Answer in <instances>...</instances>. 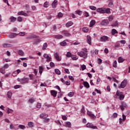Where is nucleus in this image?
Wrapping results in <instances>:
<instances>
[{"mask_svg": "<svg viewBox=\"0 0 130 130\" xmlns=\"http://www.w3.org/2000/svg\"><path fill=\"white\" fill-rule=\"evenodd\" d=\"M97 12L99 13H101V14H104L106 13L107 14H110L111 12H110V8H98L96 10Z\"/></svg>", "mask_w": 130, "mask_h": 130, "instance_id": "f257e3e1", "label": "nucleus"}, {"mask_svg": "<svg viewBox=\"0 0 130 130\" xmlns=\"http://www.w3.org/2000/svg\"><path fill=\"white\" fill-rule=\"evenodd\" d=\"M78 55H79L80 57H83V58H87L88 57V53L84 52V51H80L77 52Z\"/></svg>", "mask_w": 130, "mask_h": 130, "instance_id": "f03ea898", "label": "nucleus"}, {"mask_svg": "<svg viewBox=\"0 0 130 130\" xmlns=\"http://www.w3.org/2000/svg\"><path fill=\"white\" fill-rule=\"evenodd\" d=\"M126 84H127V80L126 79H124L120 84V85L118 86V88L119 89L122 88L123 89L124 88H125L126 86Z\"/></svg>", "mask_w": 130, "mask_h": 130, "instance_id": "7ed1b4c3", "label": "nucleus"}, {"mask_svg": "<svg viewBox=\"0 0 130 130\" xmlns=\"http://www.w3.org/2000/svg\"><path fill=\"white\" fill-rule=\"evenodd\" d=\"M109 38H108L107 36H104L100 38V41H101L102 42H106V41H109Z\"/></svg>", "mask_w": 130, "mask_h": 130, "instance_id": "20e7f679", "label": "nucleus"}, {"mask_svg": "<svg viewBox=\"0 0 130 130\" xmlns=\"http://www.w3.org/2000/svg\"><path fill=\"white\" fill-rule=\"evenodd\" d=\"M116 95L117 96H119L120 100H123L124 99V95L122 94V92L118 90L116 92Z\"/></svg>", "mask_w": 130, "mask_h": 130, "instance_id": "39448f33", "label": "nucleus"}, {"mask_svg": "<svg viewBox=\"0 0 130 130\" xmlns=\"http://www.w3.org/2000/svg\"><path fill=\"white\" fill-rule=\"evenodd\" d=\"M126 107H127V105H126V103L124 102H121V105L120 106V108L121 110H124V108H126Z\"/></svg>", "mask_w": 130, "mask_h": 130, "instance_id": "423d86ee", "label": "nucleus"}, {"mask_svg": "<svg viewBox=\"0 0 130 130\" xmlns=\"http://www.w3.org/2000/svg\"><path fill=\"white\" fill-rule=\"evenodd\" d=\"M101 24L102 26H108L109 25V21L107 19H104L102 21Z\"/></svg>", "mask_w": 130, "mask_h": 130, "instance_id": "0eeeda50", "label": "nucleus"}, {"mask_svg": "<svg viewBox=\"0 0 130 130\" xmlns=\"http://www.w3.org/2000/svg\"><path fill=\"white\" fill-rule=\"evenodd\" d=\"M87 127H90V128H93V129H98V127L96 126H94L93 124H91V123H88L86 124Z\"/></svg>", "mask_w": 130, "mask_h": 130, "instance_id": "6e6552de", "label": "nucleus"}, {"mask_svg": "<svg viewBox=\"0 0 130 130\" xmlns=\"http://www.w3.org/2000/svg\"><path fill=\"white\" fill-rule=\"evenodd\" d=\"M54 57L55 58H56V60H57V61H60V60H61V57L59 56V54H58V53H55L54 54Z\"/></svg>", "mask_w": 130, "mask_h": 130, "instance_id": "1a4fd4ad", "label": "nucleus"}, {"mask_svg": "<svg viewBox=\"0 0 130 130\" xmlns=\"http://www.w3.org/2000/svg\"><path fill=\"white\" fill-rule=\"evenodd\" d=\"M27 83H29V78L27 77H24L23 78H22L21 84H26Z\"/></svg>", "mask_w": 130, "mask_h": 130, "instance_id": "9d476101", "label": "nucleus"}, {"mask_svg": "<svg viewBox=\"0 0 130 130\" xmlns=\"http://www.w3.org/2000/svg\"><path fill=\"white\" fill-rule=\"evenodd\" d=\"M18 15L19 16H24L25 17H27L28 14H27V13H26L25 12H24V11H19L18 13Z\"/></svg>", "mask_w": 130, "mask_h": 130, "instance_id": "9b49d317", "label": "nucleus"}, {"mask_svg": "<svg viewBox=\"0 0 130 130\" xmlns=\"http://www.w3.org/2000/svg\"><path fill=\"white\" fill-rule=\"evenodd\" d=\"M87 114L92 119H94V118H96V116H95V115H94V114H92V112H91L89 111H87Z\"/></svg>", "mask_w": 130, "mask_h": 130, "instance_id": "f8f14e48", "label": "nucleus"}, {"mask_svg": "<svg viewBox=\"0 0 130 130\" xmlns=\"http://www.w3.org/2000/svg\"><path fill=\"white\" fill-rule=\"evenodd\" d=\"M18 35V34H15V33H10L9 35H8V37H9V38H15V37H17V36Z\"/></svg>", "mask_w": 130, "mask_h": 130, "instance_id": "ddd939ff", "label": "nucleus"}, {"mask_svg": "<svg viewBox=\"0 0 130 130\" xmlns=\"http://www.w3.org/2000/svg\"><path fill=\"white\" fill-rule=\"evenodd\" d=\"M50 93L52 96H53L54 97H56V95H57V91L52 90L50 91Z\"/></svg>", "mask_w": 130, "mask_h": 130, "instance_id": "4468645a", "label": "nucleus"}, {"mask_svg": "<svg viewBox=\"0 0 130 130\" xmlns=\"http://www.w3.org/2000/svg\"><path fill=\"white\" fill-rule=\"evenodd\" d=\"M86 41L88 44L91 45V41H92V39H91V37L90 36H87Z\"/></svg>", "mask_w": 130, "mask_h": 130, "instance_id": "2eb2a0df", "label": "nucleus"}, {"mask_svg": "<svg viewBox=\"0 0 130 130\" xmlns=\"http://www.w3.org/2000/svg\"><path fill=\"white\" fill-rule=\"evenodd\" d=\"M44 57L47 59V61H50V59H51V57H49V56L47 54H44Z\"/></svg>", "mask_w": 130, "mask_h": 130, "instance_id": "dca6fc26", "label": "nucleus"}, {"mask_svg": "<svg viewBox=\"0 0 130 130\" xmlns=\"http://www.w3.org/2000/svg\"><path fill=\"white\" fill-rule=\"evenodd\" d=\"M56 4H57V1L54 0V2L52 3V8L55 9V8H56Z\"/></svg>", "mask_w": 130, "mask_h": 130, "instance_id": "f3484780", "label": "nucleus"}, {"mask_svg": "<svg viewBox=\"0 0 130 130\" xmlns=\"http://www.w3.org/2000/svg\"><path fill=\"white\" fill-rule=\"evenodd\" d=\"M3 47L7 48V47H12L13 46V45L11 44H3Z\"/></svg>", "mask_w": 130, "mask_h": 130, "instance_id": "a211bd4d", "label": "nucleus"}, {"mask_svg": "<svg viewBox=\"0 0 130 130\" xmlns=\"http://www.w3.org/2000/svg\"><path fill=\"white\" fill-rule=\"evenodd\" d=\"M95 24H96V21H95L94 20H92L90 22V27H93V26H94V25H95Z\"/></svg>", "mask_w": 130, "mask_h": 130, "instance_id": "6ab92c4d", "label": "nucleus"}, {"mask_svg": "<svg viewBox=\"0 0 130 130\" xmlns=\"http://www.w3.org/2000/svg\"><path fill=\"white\" fill-rule=\"evenodd\" d=\"M55 38H56V39H62L63 38V36L60 35H57L55 36Z\"/></svg>", "mask_w": 130, "mask_h": 130, "instance_id": "aec40b11", "label": "nucleus"}, {"mask_svg": "<svg viewBox=\"0 0 130 130\" xmlns=\"http://www.w3.org/2000/svg\"><path fill=\"white\" fill-rule=\"evenodd\" d=\"M73 23L72 21H69L68 23H66V26L67 27V28H69V27H71V26H72Z\"/></svg>", "mask_w": 130, "mask_h": 130, "instance_id": "412c9836", "label": "nucleus"}, {"mask_svg": "<svg viewBox=\"0 0 130 130\" xmlns=\"http://www.w3.org/2000/svg\"><path fill=\"white\" fill-rule=\"evenodd\" d=\"M83 85L85 88H90V85H89V83L86 81L83 82Z\"/></svg>", "mask_w": 130, "mask_h": 130, "instance_id": "4be33fe9", "label": "nucleus"}, {"mask_svg": "<svg viewBox=\"0 0 130 130\" xmlns=\"http://www.w3.org/2000/svg\"><path fill=\"white\" fill-rule=\"evenodd\" d=\"M10 20L11 22H16V21H17V18L13 17V16H11L10 18Z\"/></svg>", "mask_w": 130, "mask_h": 130, "instance_id": "5701e85b", "label": "nucleus"}, {"mask_svg": "<svg viewBox=\"0 0 130 130\" xmlns=\"http://www.w3.org/2000/svg\"><path fill=\"white\" fill-rule=\"evenodd\" d=\"M43 72V67L40 66L39 67V74H40V75H42Z\"/></svg>", "mask_w": 130, "mask_h": 130, "instance_id": "b1692460", "label": "nucleus"}, {"mask_svg": "<svg viewBox=\"0 0 130 130\" xmlns=\"http://www.w3.org/2000/svg\"><path fill=\"white\" fill-rule=\"evenodd\" d=\"M18 54L21 56H24V52L22 50H19L18 51Z\"/></svg>", "mask_w": 130, "mask_h": 130, "instance_id": "393cba45", "label": "nucleus"}, {"mask_svg": "<svg viewBox=\"0 0 130 130\" xmlns=\"http://www.w3.org/2000/svg\"><path fill=\"white\" fill-rule=\"evenodd\" d=\"M109 6L110 8H112V7H113V1H112V0H110Z\"/></svg>", "mask_w": 130, "mask_h": 130, "instance_id": "a878e982", "label": "nucleus"}, {"mask_svg": "<svg viewBox=\"0 0 130 130\" xmlns=\"http://www.w3.org/2000/svg\"><path fill=\"white\" fill-rule=\"evenodd\" d=\"M82 31H83V32H85V33H87V32H88V31H89V28L83 27V28H82Z\"/></svg>", "mask_w": 130, "mask_h": 130, "instance_id": "bb28decb", "label": "nucleus"}, {"mask_svg": "<svg viewBox=\"0 0 130 130\" xmlns=\"http://www.w3.org/2000/svg\"><path fill=\"white\" fill-rule=\"evenodd\" d=\"M118 25V23L117 21H115L111 25L112 27H116V26Z\"/></svg>", "mask_w": 130, "mask_h": 130, "instance_id": "cd10ccee", "label": "nucleus"}, {"mask_svg": "<svg viewBox=\"0 0 130 130\" xmlns=\"http://www.w3.org/2000/svg\"><path fill=\"white\" fill-rule=\"evenodd\" d=\"M29 80H33V79L35 78V76H34V75L33 74H29Z\"/></svg>", "mask_w": 130, "mask_h": 130, "instance_id": "c85d7f7f", "label": "nucleus"}, {"mask_svg": "<svg viewBox=\"0 0 130 130\" xmlns=\"http://www.w3.org/2000/svg\"><path fill=\"white\" fill-rule=\"evenodd\" d=\"M118 32H117V30L115 29H113L112 30V35H114V34H117Z\"/></svg>", "mask_w": 130, "mask_h": 130, "instance_id": "c756f323", "label": "nucleus"}, {"mask_svg": "<svg viewBox=\"0 0 130 130\" xmlns=\"http://www.w3.org/2000/svg\"><path fill=\"white\" fill-rule=\"evenodd\" d=\"M28 125L30 127H33L34 126V123L32 122H29L28 123Z\"/></svg>", "mask_w": 130, "mask_h": 130, "instance_id": "7c9ffc66", "label": "nucleus"}, {"mask_svg": "<svg viewBox=\"0 0 130 130\" xmlns=\"http://www.w3.org/2000/svg\"><path fill=\"white\" fill-rule=\"evenodd\" d=\"M113 68H117V61L116 60H114L113 63Z\"/></svg>", "mask_w": 130, "mask_h": 130, "instance_id": "2f4dec72", "label": "nucleus"}, {"mask_svg": "<svg viewBox=\"0 0 130 130\" xmlns=\"http://www.w3.org/2000/svg\"><path fill=\"white\" fill-rule=\"evenodd\" d=\"M118 60V62H123L124 61V59L121 57H119Z\"/></svg>", "mask_w": 130, "mask_h": 130, "instance_id": "473e14b6", "label": "nucleus"}, {"mask_svg": "<svg viewBox=\"0 0 130 130\" xmlns=\"http://www.w3.org/2000/svg\"><path fill=\"white\" fill-rule=\"evenodd\" d=\"M44 8H48V7H49V3L47 2H45L44 4Z\"/></svg>", "mask_w": 130, "mask_h": 130, "instance_id": "72a5a7b5", "label": "nucleus"}, {"mask_svg": "<svg viewBox=\"0 0 130 130\" xmlns=\"http://www.w3.org/2000/svg\"><path fill=\"white\" fill-rule=\"evenodd\" d=\"M60 45H61V46H66L67 45V42L63 41L62 42L60 43Z\"/></svg>", "mask_w": 130, "mask_h": 130, "instance_id": "f704fd0d", "label": "nucleus"}, {"mask_svg": "<svg viewBox=\"0 0 130 130\" xmlns=\"http://www.w3.org/2000/svg\"><path fill=\"white\" fill-rule=\"evenodd\" d=\"M7 95H8V98H12V92L11 91H8V93H7Z\"/></svg>", "mask_w": 130, "mask_h": 130, "instance_id": "c9c22d12", "label": "nucleus"}, {"mask_svg": "<svg viewBox=\"0 0 130 130\" xmlns=\"http://www.w3.org/2000/svg\"><path fill=\"white\" fill-rule=\"evenodd\" d=\"M75 93L74 92H70L68 93L69 97H73L74 96Z\"/></svg>", "mask_w": 130, "mask_h": 130, "instance_id": "e433bc0d", "label": "nucleus"}, {"mask_svg": "<svg viewBox=\"0 0 130 130\" xmlns=\"http://www.w3.org/2000/svg\"><path fill=\"white\" fill-rule=\"evenodd\" d=\"M66 126H67V127H71L72 124H71V122H67L66 123Z\"/></svg>", "mask_w": 130, "mask_h": 130, "instance_id": "4c0bfd02", "label": "nucleus"}, {"mask_svg": "<svg viewBox=\"0 0 130 130\" xmlns=\"http://www.w3.org/2000/svg\"><path fill=\"white\" fill-rule=\"evenodd\" d=\"M18 127H19V128H21V129H25V128H26V127L24 125H19L18 126Z\"/></svg>", "mask_w": 130, "mask_h": 130, "instance_id": "58836bf2", "label": "nucleus"}, {"mask_svg": "<svg viewBox=\"0 0 130 130\" xmlns=\"http://www.w3.org/2000/svg\"><path fill=\"white\" fill-rule=\"evenodd\" d=\"M55 72L57 75H60V71L57 69H55Z\"/></svg>", "mask_w": 130, "mask_h": 130, "instance_id": "ea45409f", "label": "nucleus"}, {"mask_svg": "<svg viewBox=\"0 0 130 130\" xmlns=\"http://www.w3.org/2000/svg\"><path fill=\"white\" fill-rule=\"evenodd\" d=\"M71 57L73 60H77V59L78 58V56L75 55L71 56Z\"/></svg>", "mask_w": 130, "mask_h": 130, "instance_id": "a19ab883", "label": "nucleus"}, {"mask_svg": "<svg viewBox=\"0 0 130 130\" xmlns=\"http://www.w3.org/2000/svg\"><path fill=\"white\" fill-rule=\"evenodd\" d=\"M32 38H36V36H30L29 37H27L26 39H32Z\"/></svg>", "mask_w": 130, "mask_h": 130, "instance_id": "79ce46f5", "label": "nucleus"}, {"mask_svg": "<svg viewBox=\"0 0 130 130\" xmlns=\"http://www.w3.org/2000/svg\"><path fill=\"white\" fill-rule=\"evenodd\" d=\"M47 48V43H45L43 46V49H46V48Z\"/></svg>", "mask_w": 130, "mask_h": 130, "instance_id": "37998d69", "label": "nucleus"}, {"mask_svg": "<svg viewBox=\"0 0 130 130\" xmlns=\"http://www.w3.org/2000/svg\"><path fill=\"white\" fill-rule=\"evenodd\" d=\"M29 103H34L35 102V100L34 99H30L28 100Z\"/></svg>", "mask_w": 130, "mask_h": 130, "instance_id": "c03bdc74", "label": "nucleus"}, {"mask_svg": "<svg viewBox=\"0 0 130 130\" xmlns=\"http://www.w3.org/2000/svg\"><path fill=\"white\" fill-rule=\"evenodd\" d=\"M0 72L2 73V74H5V73H6V70L4 68H1L0 70Z\"/></svg>", "mask_w": 130, "mask_h": 130, "instance_id": "a18cd8bd", "label": "nucleus"}, {"mask_svg": "<svg viewBox=\"0 0 130 130\" xmlns=\"http://www.w3.org/2000/svg\"><path fill=\"white\" fill-rule=\"evenodd\" d=\"M66 56H67V57H72V53L70 52H67V54H66Z\"/></svg>", "mask_w": 130, "mask_h": 130, "instance_id": "49530a36", "label": "nucleus"}, {"mask_svg": "<svg viewBox=\"0 0 130 130\" xmlns=\"http://www.w3.org/2000/svg\"><path fill=\"white\" fill-rule=\"evenodd\" d=\"M113 16H112V15H111L110 16H109L108 19H109V21L110 22H111V21H112V20H113Z\"/></svg>", "mask_w": 130, "mask_h": 130, "instance_id": "de8ad7c7", "label": "nucleus"}, {"mask_svg": "<svg viewBox=\"0 0 130 130\" xmlns=\"http://www.w3.org/2000/svg\"><path fill=\"white\" fill-rule=\"evenodd\" d=\"M76 12L77 15H79V16H81V15H82V11L80 10H78V11H76Z\"/></svg>", "mask_w": 130, "mask_h": 130, "instance_id": "09e8293b", "label": "nucleus"}, {"mask_svg": "<svg viewBox=\"0 0 130 130\" xmlns=\"http://www.w3.org/2000/svg\"><path fill=\"white\" fill-rule=\"evenodd\" d=\"M82 71H84V70H86V66L85 64H83L81 66Z\"/></svg>", "mask_w": 130, "mask_h": 130, "instance_id": "8fccbe9b", "label": "nucleus"}, {"mask_svg": "<svg viewBox=\"0 0 130 130\" xmlns=\"http://www.w3.org/2000/svg\"><path fill=\"white\" fill-rule=\"evenodd\" d=\"M17 20L18 22H22V21L23 20L22 17L19 16L17 18Z\"/></svg>", "mask_w": 130, "mask_h": 130, "instance_id": "3c124183", "label": "nucleus"}, {"mask_svg": "<svg viewBox=\"0 0 130 130\" xmlns=\"http://www.w3.org/2000/svg\"><path fill=\"white\" fill-rule=\"evenodd\" d=\"M112 117H113L114 118H116V117H117V113H114Z\"/></svg>", "mask_w": 130, "mask_h": 130, "instance_id": "603ef678", "label": "nucleus"}, {"mask_svg": "<svg viewBox=\"0 0 130 130\" xmlns=\"http://www.w3.org/2000/svg\"><path fill=\"white\" fill-rule=\"evenodd\" d=\"M89 8L92 11H95V10H96V7L93 6L89 7Z\"/></svg>", "mask_w": 130, "mask_h": 130, "instance_id": "864d4df0", "label": "nucleus"}, {"mask_svg": "<svg viewBox=\"0 0 130 130\" xmlns=\"http://www.w3.org/2000/svg\"><path fill=\"white\" fill-rule=\"evenodd\" d=\"M37 108H41V103H38L36 106Z\"/></svg>", "mask_w": 130, "mask_h": 130, "instance_id": "5fc2aeb1", "label": "nucleus"}, {"mask_svg": "<svg viewBox=\"0 0 130 130\" xmlns=\"http://www.w3.org/2000/svg\"><path fill=\"white\" fill-rule=\"evenodd\" d=\"M61 91L58 93V98H60L62 96V93H60Z\"/></svg>", "mask_w": 130, "mask_h": 130, "instance_id": "6e6d98bb", "label": "nucleus"}, {"mask_svg": "<svg viewBox=\"0 0 130 130\" xmlns=\"http://www.w3.org/2000/svg\"><path fill=\"white\" fill-rule=\"evenodd\" d=\"M10 128L11 129H15V126H14V125H13L12 124H10Z\"/></svg>", "mask_w": 130, "mask_h": 130, "instance_id": "4d7b16f0", "label": "nucleus"}, {"mask_svg": "<svg viewBox=\"0 0 130 130\" xmlns=\"http://www.w3.org/2000/svg\"><path fill=\"white\" fill-rule=\"evenodd\" d=\"M66 85H67V86H70V85H71V81L69 80L67 81L66 82Z\"/></svg>", "mask_w": 130, "mask_h": 130, "instance_id": "13d9d810", "label": "nucleus"}, {"mask_svg": "<svg viewBox=\"0 0 130 130\" xmlns=\"http://www.w3.org/2000/svg\"><path fill=\"white\" fill-rule=\"evenodd\" d=\"M38 82H37V79H34L32 81V84H37Z\"/></svg>", "mask_w": 130, "mask_h": 130, "instance_id": "bf43d9fd", "label": "nucleus"}, {"mask_svg": "<svg viewBox=\"0 0 130 130\" xmlns=\"http://www.w3.org/2000/svg\"><path fill=\"white\" fill-rule=\"evenodd\" d=\"M62 119H63V120H67V119H68V118L65 115H63L62 116Z\"/></svg>", "mask_w": 130, "mask_h": 130, "instance_id": "052dcab7", "label": "nucleus"}, {"mask_svg": "<svg viewBox=\"0 0 130 130\" xmlns=\"http://www.w3.org/2000/svg\"><path fill=\"white\" fill-rule=\"evenodd\" d=\"M44 121L46 123H47V122H49V118L45 119L44 120Z\"/></svg>", "mask_w": 130, "mask_h": 130, "instance_id": "680f3d73", "label": "nucleus"}, {"mask_svg": "<svg viewBox=\"0 0 130 130\" xmlns=\"http://www.w3.org/2000/svg\"><path fill=\"white\" fill-rule=\"evenodd\" d=\"M40 117H41V118H45V117H46V116H44V114H41L40 115Z\"/></svg>", "mask_w": 130, "mask_h": 130, "instance_id": "e2e57ef3", "label": "nucleus"}, {"mask_svg": "<svg viewBox=\"0 0 130 130\" xmlns=\"http://www.w3.org/2000/svg\"><path fill=\"white\" fill-rule=\"evenodd\" d=\"M63 16V15L62 14V13H59L58 14V17H59L60 18L62 17V16Z\"/></svg>", "mask_w": 130, "mask_h": 130, "instance_id": "0e129e2a", "label": "nucleus"}, {"mask_svg": "<svg viewBox=\"0 0 130 130\" xmlns=\"http://www.w3.org/2000/svg\"><path fill=\"white\" fill-rule=\"evenodd\" d=\"M81 112L82 113H85V108L84 106L82 107V108L81 109Z\"/></svg>", "mask_w": 130, "mask_h": 130, "instance_id": "69168bd1", "label": "nucleus"}, {"mask_svg": "<svg viewBox=\"0 0 130 130\" xmlns=\"http://www.w3.org/2000/svg\"><path fill=\"white\" fill-rule=\"evenodd\" d=\"M9 64H5L4 66V68L5 69H8L9 68Z\"/></svg>", "mask_w": 130, "mask_h": 130, "instance_id": "338daca9", "label": "nucleus"}, {"mask_svg": "<svg viewBox=\"0 0 130 130\" xmlns=\"http://www.w3.org/2000/svg\"><path fill=\"white\" fill-rule=\"evenodd\" d=\"M50 66L51 67V68H53V67H54V63L52 62H50Z\"/></svg>", "mask_w": 130, "mask_h": 130, "instance_id": "774afa93", "label": "nucleus"}]
</instances>
